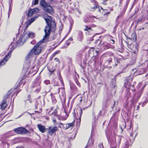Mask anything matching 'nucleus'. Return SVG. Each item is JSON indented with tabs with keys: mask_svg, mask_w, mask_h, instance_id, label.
<instances>
[{
	"mask_svg": "<svg viewBox=\"0 0 148 148\" xmlns=\"http://www.w3.org/2000/svg\"><path fill=\"white\" fill-rule=\"evenodd\" d=\"M42 17L45 21L47 24L44 29L45 33V36L42 39L34 46L28 54L26 57L27 60L33 57L34 55H38L41 52L42 43H43L44 41L46 42L48 41V38L51 32H54L55 31L56 24L54 21H52L51 17L49 16L47 14L43 15Z\"/></svg>",
	"mask_w": 148,
	"mask_h": 148,
	"instance_id": "f257e3e1",
	"label": "nucleus"
},
{
	"mask_svg": "<svg viewBox=\"0 0 148 148\" xmlns=\"http://www.w3.org/2000/svg\"><path fill=\"white\" fill-rule=\"evenodd\" d=\"M34 36V33L32 32H26L25 31L23 34H21L20 37L17 36L16 38L17 44H23L26 40L28 38H32Z\"/></svg>",
	"mask_w": 148,
	"mask_h": 148,
	"instance_id": "f03ea898",
	"label": "nucleus"
},
{
	"mask_svg": "<svg viewBox=\"0 0 148 148\" xmlns=\"http://www.w3.org/2000/svg\"><path fill=\"white\" fill-rule=\"evenodd\" d=\"M110 99L109 95L107 94H106L104 97L102 103L103 110L99 111L98 116V117L103 116L105 115V109L109 106L110 104Z\"/></svg>",
	"mask_w": 148,
	"mask_h": 148,
	"instance_id": "7ed1b4c3",
	"label": "nucleus"
},
{
	"mask_svg": "<svg viewBox=\"0 0 148 148\" xmlns=\"http://www.w3.org/2000/svg\"><path fill=\"white\" fill-rule=\"evenodd\" d=\"M121 140V137L116 136L114 137H110L108 138L109 143H110V148H116V145L120 144Z\"/></svg>",
	"mask_w": 148,
	"mask_h": 148,
	"instance_id": "20e7f679",
	"label": "nucleus"
},
{
	"mask_svg": "<svg viewBox=\"0 0 148 148\" xmlns=\"http://www.w3.org/2000/svg\"><path fill=\"white\" fill-rule=\"evenodd\" d=\"M40 5L43 8V10L49 14L54 13V10L53 7L45 0H41L40 2Z\"/></svg>",
	"mask_w": 148,
	"mask_h": 148,
	"instance_id": "39448f33",
	"label": "nucleus"
},
{
	"mask_svg": "<svg viewBox=\"0 0 148 148\" xmlns=\"http://www.w3.org/2000/svg\"><path fill=\"white\" fill-rule=\"evenodd\" d=\"M16 45H15V47H14V45H13L12 47L10 49L11 51L8 53V54L6 55L5 56V58L0 62V66L5 65L7 60L10 58L11 56V53L12 51L16 48Z\"/></svg>",
	"mask_w": 148,
	"mask_h": 148,
	"instance_id": "423d86ee",
	"label": "nucleus"
},
{
	"mask_svg": "<svg viewBox=\"0 0 148 148\" xmlns=\"http://www.w3.org/2000/svg\"><path fill=\"white\" fill-rule=\"evenodd\" d=\"M133 78L132 77L130 76L127 78L125 80L124 86L127 89H132V88H133V86L132 85Z\"/></svg>",
	"mask_w": 148,
	"mask_h": 148,
	"instance_id": "0eeeda50",
	"label": "nucleus"
},
{
	"mask_svg": "<svg viewBox=\"0 0 148 148\" xmlns=\"http://www.w3.org/2000/svg\"><path fill=\"white\" fill-rule=\"evenodd\" d=\"M82 109L81 108H77V114H73V115L77 121V124L78 125L80 124L81 121V117L82 114Z\"/></svg>",
	"mask_w": 148,
	"mask_h": 148,
	"instance_id": "6e6552de",
	"label": "nucleus"
},
{
	"mask_svg": "<svg viewBox=\"0 0 148 148\" xmlns=\"http://www.w3.org/2000/svg\"><path fill=\"white\" fill-rule=\"evenodd\" d=\"M15 132L19 134H24L27 133L28 131L25 128L22 127H18L14 129Z\"/></svg>",
	"mask_w": 148,
	"mask_h": 148,
	"instance_id": "1a4fd4ad",
	"label": "nucleus"
},
{
	"mask_svg": "<svg viewBox=\"0 0 148 148\" xmlns=\"http://www.w3.org/2000/svg\"><path fill=\"white\" fill-rule=\"evenodd\" d=\"M48 134L52 136L53 134H55L56 132L58 130V128L56 126L53 127H49L48 128Z\"/></svg>",
	"mask_w": 148,
	"mask_h": 148,
	"instance_id": "9d476101",
	"label": "nucleus"
},
{
	"mask_svg": "<svg viewBox=\"0 0 148 148\" xmlns=\"http://www.w3.org/2000/svg\"><path fill=\"white\" fill-rule=\"evenodd\" d=\"M146 71H147L145 67L143 68H140L136 70L134 74L135 76L138 75L143 74Z\"/></svg>",
	"mask_w": 148,
	"mask_h": 148,
	"instance_id": "9b49d317",
	"label": "nucleus"
},
{
	"mask_svg": "<svg viewBox=\"0 0 148 148\" xmlns=\"http://www.w3.org/2000/svg\"><path fill=\"white\" fill-rule=\"evenodd\" d=\"M138 86L139 87H142V88H141L140 90V92H138V93H137L136 94H135L134 97H133V99L134 100H136V101H137L138 100V99L140 98V96L141 95L142 92L143 88L144 87H143V86H140V85H139V84H138Z\"/></svg>",
	"mask_w": 148,
	"mask_h": 148,
	"instance_id": "f8f14e48",
	"label": "nucleus"
},
{
	"mask_svg": "<svg viewBox=\"0 0 148 148\" xmlns=\"http://www.w3.org/2000/svg\"><path fill=\"white\" fill-rule=\"evenodd\" d=\"M34 105L35 106V109L39 108L40 110H41V101L39 99H36Z\"/></svg>",
	"mask_w": 148,
	"mask_h": 148,
	"instance_id": "ddd939ff",
	"label": "nucleus"
},
{
	"mask_svg": "<svg viewBox=\"0 0 148 148\" xmlns=\"http://www.w3.org/2000/svg\"><path fill=\"white\" fill-rule=\"evenodd\" d=\"M39 11V9L37 8H35L34 9H31L28 12L27 16H31L33 14L37 13Z\"/></svg>",
	"mask_w": 148,
	"mask_h": 148,
	"instance_id": "4468645a",
	"label": "nucleus"
},
{
	"mask_svg": "<svg viewBox=\"0 0 148 148\" xmlns=\"http://www.w3.org/2000/svg\"><path fill=\"white\" fill-rule=\"evenodd\" d=\"M40 77L39 76H38L35 81L33 82L32 86V88H34L38 85H40Z\"/></svg>",
	"mask_w": 148,
	"mask_h": 148,
	"instance_id": "2eb2a0df",
	"label": "nucleus"
},
{
	"mask_svg": "<svg viewBox=\"0 0 148 148\" xmlns=\"http://www.w3.org/2000/svg\"><path fill=\"white\" fill-rule=\"evenodd\" d=\"M83 38V34L82 32L79 30L77 32V40H78L82 42Z\"/></svg>",
	"mask_w": 148,
	"mask_h": 148,
	"instance_id": "dca6fc26",
	"label": "nucleus"
},
{
	"mask_svg": "<svg viewBox=\"0 0 148 148\" xmlns=\"http://www.w3.org/2000/svg\"><path fill=\"white\" fill-rule=\"evenodd\" d=\"M38 130L41 133H44L46 132L45 127L40 124H38L37 125Z\"/></svg>",
	"mask_w": 148,
	"mask_h": 148,
	"instance_id": "f3484780",
	"label": "nucleus"
},
{
	"mask_svg": "<svg viewBox=\"0 0 148 148\" xmlns=\"http://www.w3.org/2000/svg\"><path fill=\"white\" fill-rule=\"evenodd\" d=\"M101 47H103L104 49H107L109 48H112L113 46L109 43L106 42H104Z\"/></svg>",
	"mask_w": 148,
	"mask_h": 148,
	"instance_id": "a211bd4d",
	"label": "nucleus"
},
{
	"mask_svg": "<svg viewBox=\"0 0 148 148\" xmlns=\"http://www.w3.org/2000/svg\"><path fill=\"white\" fill-rule=\"evenodd\" d=\"M11 135H6L5 136L0 137V141H2V144H5L6 142L5 140L6 138L9 137Z\"/></svg>",
	"mask_w": 148,
	"mask_h": 148,
	"instance_id": "6ab92c4d",
	"label": "nucleus"
},
{
	"mask_svg": "<svg viewBox=\"0 0 148 148\" xmlns=\"http://www.w3.org/2000/svg\"><path fill=\"white\" fill-rule=\"evenodd\" d=\"M132 144V142L131 140V138L129 139L128 140H126L124 146V148H128L129 147L131 146Z\"/></svg>",
	"mask_w": 148,
	"mask_h": 148,
	"instance_id": "aec40b11",
	"label": "nucleus"
},
{
	"mask_svg": "<svg viewBox=\"0 0 148 148\" xmlns=\"http://www.w3.org/2000/svg\"><path fill=\"white\" fill-rule=\"evenodd\" d=\"M145 77H147V79H148V73L147 74ZM148 84V81H143L141 82H140L139 84V85L140 86H143V87H145V86Z\"/></svg>",
	"mask_w": 148,
	"mask_h": 148,
	"instance_id": "412c9836",
	"label": "nucleus"
},
{
	"mask_svg": "<svg viewBox=\"0 0 148 148\" xmlns=\"http://www.w3.org/2000/svg\"><path fill=\"white\" fill-rule=\"evenodd\" d=\"M72 107L71 106L69 109V112H67L65 110H64V112L66 114V115L64 117H62L61 118V120H65L67 118L68 116V113L70 112L71 109Z\"/></svg>",
	"mask_w": 148,
	"mask_h": 148,
	"instance_id": "4be33fe9",
	"label": "nucleus"
},
{
	"mask_svg": "<svg viewBox=\"0 0 148 148\" xmlns=\"http://www.w3.org/2000/svg\"><path fill=\"white\" fill-rule=\"evenodd\" d=\"M36 86V87H34L33 88H34V91L35 92L38 93H39L41 89V87L40 85H38Z\"/></svg>",
	"mask_w": 148,
	"mask_h": 148,
	"instance_id": "5701e85b",
	"label": "nucleus"
},
{
	"mask_svg": "<svg viewBox=\"0 0 148 148\" xmlns=\"http://www.w3.org/2000/svg\"><path fill=\"white\" fill-rule=\"evenodd\" d=\"M75 124L73 122L72 123H67L66 124V130L69 128L73 127Z\"/></svg>",
	"mask_w": 148,
	"mask_h": 148,
	"instance_id": "b1692460",
	"label": "nucleus"
},
{
	"mask_svg": "<svg viewBox=\"0 0 148 148\" xmlns=\"http://www.w3.org/2000/svg\"><path fill=\"white\" fill-rule=\"evenodd\" d=\"M38 17V16H36L33 18H31L29 21L27 23V24H28V25L26 26V28H27L28 25H29L31 23H32L33 21H34L35 20H36V19Z\"/></svg>",
	"mask_w": 148,
	"mask_h": 148,
	"instance_id": "393cba45",
	"label": "nucleus"
},
{
	"mask_svg": "<svg viewBox=\"0 0 148 148\" xmlns=\"http://www.w3.org/2000/svg\"><path fill=\"white\" fill-rule=\"evenodd\" d=\"M93 3H92L91 5V8L92 9H95L97 7L96 1L95 0H93Z\"/></svg>",
	"mask_w": 148,
	"mask_h": 148,
	"instance_id": "a878e982",
	"label": "nucleus"
},
{
	"mask_svg": "<svg viewBox=\"0 0 148 148\" xmlns=\"http://www.w3.org/2000/svg\"><path fill=\"white\" fill-rule=\"evenodd\" d=\"M59 109V108H57L55 109L54 110L53 112L52 113V114L54 115V116L58 117V119H59V117L58 116V110Z\"/></svg>",
	"mask_w": 148,
	"mask_h": 148,
	"instance_id": "bb28decb",
	"label": "nucleus"
},
{
	"mask_svg": "<svg viewBox=\"0 0 148 148\" xmlns=\"http://www.w3.org/2000/svg\"><path fill=\"white\" fill-rule=\"evenodd\" d=\"M85 28L84 29V30L85 31H88L89 30H91L92 26L89 25H87L84 26Z\"/></svg>",
	"mask_w": 148,
	"mask_h": 148,
	"instance_id": "cd10ccee",
	"label": "nucleus"
},
{
	"mask_svg": "<svg viewBox=\"0 0 148 148\" xmlns=\"http://www.w3.org/2000/svg\"><path fill=\"white\" fill-rule=\"evenodd\" d=\"M145 19L144 16H142L137 20V23L143 22L144 21Z\"/></svg>",
	"mask_w": 148,
	"mask_h": 148,
	"instance_id": "c85d7f7f",
	"label": "nucleus"
},
{
	"mask_svg": "<svg viewBox=\"0 0 148 148\" xmlns=\"http://www.w3.org/2000/svg\"><path fill=\"white\" fill-rule=\"evenodd\" d=\"M71 89L73 92H75L77 90V88L73 85H71Z\"/></svg>",
	"mask_w": 148,
	"mask_h": 148,
	"instance_id": "c756f323",
	"label": "nucleus"
},
{
	"mask_svg": "<svg viewBox=\"0 0 148 148\" xmlns=\"http://www.w3.org/2000/svg\"><path fill=\"white\" fill-rule=\"evenodd\" d=\"M58 127L60 128H62L66 129V124H63L61 123H59Z\"/></svg>",
	"mask_w": 148,
	"mask_h": 148,
	"instance_id": "7c9ffc66",
	"label": "nucleus"
},
{
	"mask_svg": "<svg viewBox=\"0 0 148 148\" xmlns=\"http://www.w3.org/2000/svg\"><path fill=\"white\" fill-rule=\"evenodd\" d=\"M73 39L72 38H70L66 41L65 43V45H66L67 46L69 45L70 44V42Z\"/></svg>",
	"mask_w": 148,
	"mask_h": 148,
	"instance_id": "2f4dec72",
	"label": "nucleus"
},
{
	"mask_svg": "<svg viewBox=\"0 0 148 148\" xmlns=\"http://www.w3.org/2000/svg\"><path fill=\"white\" fill-rule=\"evenodd\" d=\"M51 99L53 103L55 104L57 102V100L54 96H51Z\"/></svg>",
	"mask_w": 148,
	"mask_h": 148,
	"instance_id": "473e14b6",
	"label": "nucleus"
},
{
	"mask_svg": "<svg viewBox=\"0 0 148 148\" xmlns=\"http://www.w3.org/2000/svg\"><path fill=\"white\" fill-rule=\"evenodd\" d=\"M112 62V59L111 58H110V59L106 61L105 62V64L107 65H108V64H110Z\"/></svg>",
	"mask_w": 148,
	"mask_h": 148,
	"instance_id": "72a5a7b5",
	"label": "nucleus"
},
{
	"mask_svg": "<svg viewBox=\"0 0 148 148\" xmlns=\"http://www.w3.org/2000/svg\"><path fill=\"white\" fill-rule=\"evenodd\" d=\"M136 134H137L136 132L134 131L133 132H132V133L131 134H130V135L131 137H133V136H134V138L133 139H134L135 138V137L136 135ZM132 139H133V138Z\"/></svg>",
	"mask_w": 148,
	"mask_h": 148,
	"instance_id": "f704fd0d",
	"label": "nucleus"
},
{
	"mask_svg": "<svg viewBox=\"0 0 148 148\" xmlns=\"http://www.w3.org/2000/svg\"><path fill=\"white\" fill-rule=\"evenodd\" d=\"M39 0H33L32 4L33 5H36L38 3Z\"/></svg>",
	"mask_w": 148,
	"mask_h": 148,
	"instance_id": "c9c22d12",
	"label": "nucleus"
},
{
	"mask_svg": "<svg viewBox=\"0 0 148 148\" xmlns=\"http://www.w3.org/2000/svg\"><path fill=\"white\" fill-rule=\"evenodd\" d=\"M148 101V99L147 98H146V99L145 100V101L143 103L142 106V107H144L145 104L147 103Z\"/></svg>",
	"mask_w": 148,
	"mask_h": 148,
	"instance_id": "e433bc0d",
	"label": "nucleus"
},
{
	"mask_svg": "<svg viewBox=\"0 0 148 148\" xmlns=\"http://www.w3.org/2000/svg\"><path fill=\"white\" fill-rule=\"evenodd\" d=\"M126 93H127V94L125 95L126 97H127V98L128 99L130 96V93L128 90H127L126 91Z\"/></svg>",
	"mask_w": 148,
	"mask_h": 148,
	"instance_id": "4c0bfd02",
	"label": "nucleus"
},
{
	"mask_svg": "<svg viewBox=\"0 0 148 148\" xmlns=\"http://www.w3.org/2000/svg\"><path fill=\"white\" fill-rule=\"evenodd\" d=\"M83 21L85 23H88L90 21L88 18H84Z\"/></svg>",
	"mask_w": 148,
	"mask_h": 148,
	"instance_id": "58836bf2",
	"label": "nucleus"
},
{
	"mask_svg": "<svg viewBox=\"0 0 148 148\" xmlns=\"http://www.w3.org/2000/svg\"><path fill=\"white\" fill-rule=\"evenodd\" d=\"M6 105V104L5 103H3L1 106V108H2V109H4L5 107V105Z\"/></svg>",
	"mask_w": 148,
	"mask_h": 148,
	"instance_id": "ea45409f",
	"label": "nucleus"
},
{
	"mask_svg": "<svg viewBox=\"0 0 148 148\" xmlns=\"http://www.w3.org/2000/svg\"><path fill=\"white\" fill-rule=\"evenodd\" d=\"M44 83L45 84L48 85L50 84V81L49 80H46L44 81Z\"/></svg>",
	"mask_w": 148,
	"mask_h": 148,
	"instance_id": "a19ab883",
	"label": "nucleus"
},
{
	"mask_svg": "<svg viewBox=\"0 0 148 148\" xmlns=\"http://www.w3.org/2000/svg\"><path fill=\"white\" fill-rule=\"evenodd\" d=\"M58 84L57 82L55 81H54L53 86H58Z\"/></svg>",
	"mask_w": 148,
	"mask_h": 148,
	"instance_id": "79ce46f5",
	"label": "nucleus"
},
{
	"mask_svg": "<svg viewBox=\"0 0 148 148\" xmlns=\"http://www.w3.org/2000/svg\"><path fill=\"white\" fill-rule=\"evenodd\" d=\"M53 121L54 123V124L55 125H59V123L57 122L56 119H53Z\"/></svg>",
	"mask_w": 148,
	"mask_h": 148,
	"instance_id": "37998d69",
	"label": "nucleus"
},
{
	"mask_svg": "<svg viewBox=\"0 0 148 148\" xmlns=\"http://www.w3.org/2000/svg\"><path fill=\"white\" fill-rule=\"evenodd\" d=\"M110 85L111 87L112 88H114L115 86V84L114 83H111V84H110Z\"/></svg>",
	"mask_w": 148,
	"mask_h": 148,
	"instance_id": "c03bdc74",
	"label": "nucleus"
},
{
	"mask_svg": "<svg viewBox=\"0 0 148 148\" xmlns=\"http://www.w3.org/2000/svg\"><path fill=\"white\" fill-rule=\"evenodd\" d=\"M138 52V49L137 48H136V50L135 51H132V53H134L135 55H136L137 53Z\"/></svg>",
	"mask_w": 148,
	"mask_h": 148,
	"instance_id": "a18cd8bd",
	"label": "nucleus"
},
{
	"mask_svg": "<svg viewBox=\"0 0 148 148\" xmlns=\"http://www.w3.org/2000/svg\"><path fill=\"white\" fill-rule=\"evenodd\" d=\"M102 85H103V84H102L99 83L97 84L96 86L97 87H101L102 86Z\"/></svg>",
	"mask_w": 148,
	"mask_h": 148,
	"instance_id": "49530a36",
	"label": "nucleus"
},
{
	"mask_svg": "<svg viewBox=\"0 0 148 148\" xmlns=\"http://www.w3.org/2000/svg\"><path fill=\"white\" fill-rule=\"evenodd\" d=\"M145 65L146 64L147 65V67H145V69H146V70L147 71L148 70V61L145 62Z\"/></svg>",
	"mask_w": 148,
	"mask_h": 148,
	"instance_id": "de8ad7c7",
	"label": "nucleus"
},
{
	"mask_svg": "<svg viewBox=\"0 0 148 148\" xmlns=\"http://www.w3.org/2000/svg\"><path fill=\"white\" fill-rule=\"evenodd\" d=\"M98 147L99 148H104L103 144L101 143H100L98 145Z\"/></svg>",
	"mask_w": 148,
	"mask_h": 148,
	"instance_id": "09e8293b",
	"label": "nucleus"
},
{
	"mask_svg": "<svg viewBox=\"0 0 148 148\" xmlns=\"http://www.w3.org/2000/svg\"><path fill=\"white\" fill-rule=\"evenodd\" d=\"M78 100L79 101V102H82V98L81 96H80L78 98Z\"/></svg>",
	"mask_w": 148,
	"mask_h": 148,
	"instance_id": "8fccbe9b",
	"label": "nucleus"
},
{
	"mask_svg": "<svg viewBox=\"0 0 148 148\" xmlns=\"http://www.w3.org/2000/svg\"><path fill=\"white\" fill-rule=\"evenodd\" d=\"M36 43V41L34 40H32L31 42V44L34 45Z\"/></svg>",
	"mask_w": 148,
	"mask_h": 148,
	"instance_id": "3c124183",
	"label": "nucleus"
},
{
	"mask_svg": "<svg viewBox=\"0 0 148 148\" xmlns=\"http://www.w3.org/2000/svg\"><path fill=\"white\" fill-rule=\"evenodd\" d=\"M40 110V111H35V113H38V114H40V113H41V112H42V109L41 110Z\"/></svg>",
	"mask_w": 148,
	"mask_h": 148,
	"instance_id": "603ef678",
	"label": "nucleus"
},
{
	"mask_svg": "<svg viewBox=\"0 0 148 148\" xmlns=\"http://www.w3.org/2000/svg\"><path fill=\"white\" fill-rule=\"evenodd\" d=\"M110 12H107L106 13H105L104 14V16H107L109 14Z\"/></svg>",
	"mask_w": 148,
	"mask_h": 148,
	"instance_id": "864d4df0",
	"label": "nucleus"
},
{
	"mask_svg": "<svg viewBox=\"0 0 148 148\" xmlns=\"http://www.w3.org/2000/svg\"><path fill=\"white\" fill-rule=\"evenodd\" d=\"M110 41H111L110 43H112V44H113L114 43V40L112 39H111L110 40Z\"/></svg>",
	"mask_w": 148,
	"mask_h": 148,
	"instance_id": "5fc2aeb1",
	"label": "nucleus"
},
{
	"mask_svg": "<svg viewBox=\"0 0 148 148\" xmlns=\"http://www.w3.org/2000/svg\"><path fill=\"white\" fill-rule=\"evenodd\" d=\"M60 80L61 84L63 85H64V82L62 80V78H60Z\"/></svg>",
	"mask_w": 148,
	"mask_h": 148,
	"instance_id": "6e6d98bb",
	"label": "nucleus"
},
{
	"mask_svg": "<svg viewBox=\"0 0 148 148\" xmlns=\"http://www.w3.org/2000/svg\"><path fill=\"white\" fill-rule=\"evenodd\" d=\"M75 80L76 84H77V85L79 86V85H80V84L79 83V82H78L77 79L76 80Z\"/></svg>",
	"mask_w": 148,
	"mask_h": 148,
	"instance_id": "4d7b16f0",
	"label": "nucleus"
},
{
	"mask_svg": "<svg viewBox=\"0 0 148 148\" xmlns=\"http://www.w3.org/2000/svg\"><path fill=\"white\" fill-rule=\"evenodd\" d=\"M58 54V52H55L53 54V55L52 56V57H53L55 56L56 54Z\"/></svg>",
	"mask_w": 148,
	"mask_h": 148,
	"instance_id": "13d9d810",
	"label": "nucleus"
},
{
	"mask_svg": "<svg viewBox=\"0 0 148 148\" xmlns=\"http://www.w3.org/2000/svg\"><path fill=\"white\" fill-rule=\"evenodd\" d=\"M74 99H73L71 102V106L72 107V106L73 105V104L74 103Z\"/></svg>",
	"mask_w": 148,
	"mask_h": 148,
	"instance_id": "bf43d9fd",
	"label": "nucleus"
},
{
	"mask_svg": "<svg viewBox=\"0 0 148 148\" xmlns=\"http://www.w3.org/2000/svg\"><path fill=\"white\" fill-rule=\"evenodd\" d=\"M55 60L57 62H60L59 60L57 58H55Z\"/></svg>",
	"mask_w": 148,
	"mask_h": 148,
	"instance_id": "052dcab7",
	"label": "nucleus"
},
{
	"mask_svg": "<svg viewBox=\"0 0 148 148\" xmlns=\"http://www.w3.org/2000/svg\"><path fill=\"white\" fill-rule=\"evenodd\" d=\"M16 92V96L17 95V94L19 92H18V91L17 90H15V92Z\"/></svg>",
	"mask_w": 148,
	"mask_h": 148,
	"instance_id": "680f3d73",
	"label": "nucleus"
},
{
	"mask_svg": "<svg viewBox=\"0 0 148 148\" xmlns=\"http://www.w3.org/2000/svg\"><path fill=\"white\" fill-rule=\"evenodd\" d=\"M107 0H105V1H104L103 2V3L104 4V5H106V1Z\"/></svg>",
	"mask_w": 148,
	"mask_h": 148,
	"instance_id": "e2e57ef3",
	"label": "nucleus"
},
{
	"mask_svg": "<svg viewBox=\"0 0 148 148\" xmlns=\"http://www.w3.org/2000/svg\"><path fill=\"white\" fill-rule=\"evenodd\" d=\"M91 25L92 26V27H96V25L94 24H92V25Z\"/></svg>",
	"mask_w": 148,
	"mask_h": 148,
	"instance_id": "0e129e2a",
	"label": "nucleus"
},
{
	"mask_svg": "<svg viewBox=\"0 0 148 148\" xmlns=\"http://www.w3.org/2000/svg\"><path fill=\"white\" fill-rule=\"evenodd\" d=\"M11 10L12 9L10 8V7L9 8V13L10 12H11Z\"/></svg>",
	"mask_w": 148,
	"mask_h": 148,
	"instance_id": "69168bd1",
	"label": "nucleus"
},
{
	"mask_svg": "<svg viewBox=\"0 0 148 148\" xmlns=\"http://www.w3.org/2000/svg\"><path fill=\"white\" fill-rule=\"evenodd\" d=\"M139 106H137V108L136 109V110H139Z\"/></svg>",
	"mask_w": 148,
	"mask_h": 148,
	"instance_id": "338daca9",
	"label": "nucleus"
},
{
	"mask_svg": "<svg viewBox=\"0 0 148 148\" xmlns=\"http://www.w3.org/2000/svg\"><path fill=\"white\" fill-rule=\"evenodd\" d=\"M53 109H54V107H52L50 108L51 110H53Z\"/></svg>",
	"mask_w": 148,
	"mask_h": 148,
	"instance_id": "774afa93",
	"label": "nucleus"
}]
</instances>
